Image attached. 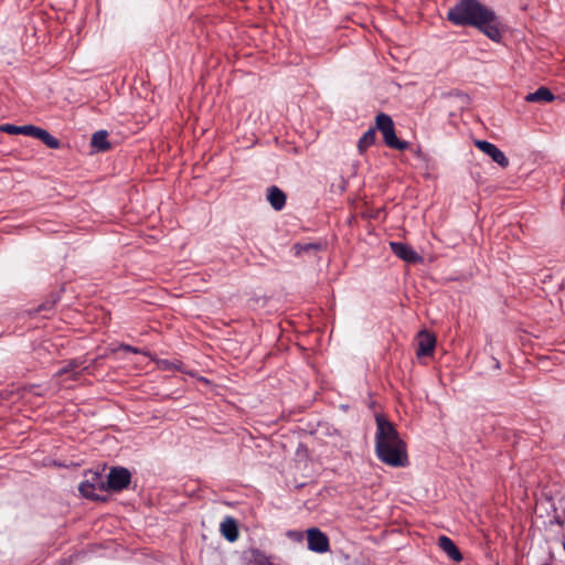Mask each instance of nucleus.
<instances>
[{
    "mask_svg": "<svg viewBox=\"0 0 565 565\" xmlns=\"http://www.w3.org/2000/svg\"><path fill=\"white\" fill-rule=\"evenodd\" d=\"M447 19L458 26H473L494 42L501 41L502 23L499 17L478 0H459L449 9Z\"/></svg>",
    "mask_w": 565,
    "mask_h": 565,
    "instance_id": "1",
    "label": "nucleus"
},
{
    "mask_svg": "<svg viewBox=\"0 0 565 565\" xmlns=\"http://www.w3.org/2000/svg\"><path fill=\"white\" fill-rule=\"evenodd\" d=\"M375 454L380 461L394 468L408 466L407 446L395 426L383 414H375Z\"/></svg>",
    "mask_w": 565,
    "mask_h": 565,
    "instance_id": "2",
    "label": "nucleus"
},
{
    "mask_svg": "<svg viewBox=\"0 0 565 565\" xmlns=\"http://www.w3.org/2000/svg\"><path fill=\"white\" fill-rule=\"evenodd\" d=\"M105 483L99 472L88 471L85 475V480L79 483L78 491L86 499L106 501V497L100 494L107 492Z\"/></svg>",
    "mask_w": 565,
    "mask_h": 565,
    "instance_id": "3",
    "label": "nucleus"
},
{
    "mask_svg": "<svg viewBox=\"0 0 565 565\" xmlns=\"http://www.w3.org/2000/svg\"><path fill=\"white\" fill-rule=\"evenodd\" d=\"M375 129L382 132L384 142L387 147L397 150H405L408 148L407 141L399 140L397 138L393 119L388 115L380 113L375 118Z\"/></svg>",
    "mask_w": 565,
    "mask_h": 565,
    "instance_id": "4",
    "label": "nucleus"
},
{
    "mask_svg": "<svg viewBox=\"0 0 565 565\" xmlns=\"http://www.w3.org/2000/svg\"><path fill=\"white\" fill-rule=\"evenodd\" d=\"M106 355L114 356L115 359H127L130 363L137 366L142 365L146 361L153 360V356L149 352L141 351L127 344L108 348Z\"/></svg>",
    "mask_w": 565,
    "mask_h": 565,
    "instance_id": "5",
    "label": "nucleus"
},
{
    "mask_svg": "<svg viewBox=\"0 0 565 565\" xmlns=\"http://www.w3.org/2000/svg\"><path fill=\"white\" fill-rule=\"evenodd\" d=\"M130 481L131 475L128 469L115 467L110 469L107 480L105 481V487L108 492H120L128 488Z\"/></svg>",
    "mask_w": 565,
    "mask_h": 565,
    "instance_id": "6",
    "label": "nucleus"
},
{
    "mask_svg": "<svg viewBox=\"0 0 565 565\" xmlns=\"http://www.w3.org/2000/svg\"><path fill=\"white\" fill-rule=\"evenodd\" d=\"M308 548L315 553H326L330 548L328 536L318 527H311L307 531Z\"/></svg>",
    "mask_w": 565,
    "mask_h": 565,
    "instance_id": "7",
    "label": "nucleus"
},
{
    "mask_svg": "<svg viewBox=\"0 0 565 565\" xmlns=\"http://www.w3.org/2000/svg\"><path fill=\"white\" fill-rule=\"evenodd\" d=\"M475 145L479 150L489 156L501 168H507L509 166L508 158L494 143H491L487 140H476Z\"/></svg>",
    "mask_w": 565,
    "mask_h": 565,
    "instance_id": "8",
    "label": "nucleus"
},
{
    "mask_svg": "<svg viewBox=\"0 0 565 565\" xmlns=\"http://www.w3.org/2000/svg\"><path fill=\"white\" fill-rule=\"evenodd\" d=\"M390 247L392 252L404 262L417 264L423 260L422 256L405 243L391 242Z\"/></svg>",
    "mask_w": 565,
    "mask_h": 565,
    "instance_id": "9",
    "label": "nucleus"
},
{
    "mask_svg": "<svg viewBox=\"0 0 565 565\" xmlns=\"http://www.w3.org/2000/svg\"><path fill=\"white\" fill-rule=\"evenodd\" d=\"M436 345V339L435 337L427 332V331H420L418 334V348H417V356H428L430 355Z\"/></svg>",
    "mask_w": 565,
    "mask_h": 565,
    "instance_id": "10",
    "label": "nucleus"
},
{
    "mask_svg": "<svg viewBox=\"0 0 565 565\" xmlns=\"http://www.w3.org/2000/svg\"><path fill=\"white\" fill-rule=\"evenodd\" d=\"M220 531L228 542H235L239 536L237 521L232 516H226L221 522Z\"/></svg>",
    "mask_w": 565,
    "mask_h": 565,
    "instance_id": "11",
    "label": "nucleus"
},
{
    "mask_svg": "<svg viewBox=\"0 0 565 565\" xmlns=\"http://www.w3.org/2000/svg\"><path fill=\"white\" fill-rule=\"evenodd\" d=\"M438 546L455 562H460L462 559V555L454 541L448 536L441 535L438 539Z\"/></svg>",
    "mask_w": 565,
    "mask_h": 565,
    "instance_id": "12",
    "label": "nucleus"
},
{
    "mask_svg": "<svg viewBox=\"0 0 565 565\" xmlns=\"http://www.w3.org/2000/svg\"><path fill=\"white\" fill-rule=\"evenodd\" d=\"M246 565H273L270 557L263 551L250 548L245 552Z\"/></svg>",
    "mask_w": 565,
    "mask_h": 565,
    "instance_id": "13",
    "label": "nucleus"
},
{
    "mask_svg": "<svg viewBox=\"0 0 565 565\" xmlns=\"http://www.w3.org/2000/svg\"><path fill=\"white\" fill-rule=\"evenodd\" d=\"M555 99L554 94L547 87H540L533 93H529L525 96V100L529 103H550Z\"/></svg>",
    "mask_w": 565,
    "mask_h": 565,
    "instance_id": "14",
    "label": "nucleus"
},
{
    "mask_svg": "<svg viewBox=\"0 0 565 565\" xmlns=\"http://www.w3.org/2000/svg\"><path fill=\"white\" fill-rule=\"evenodd\" d=\"M321 248V243H297L291 247V253L295 256H301L303 254L313 255Z\"/></svg>",
    "mask_w": 565,
    "mask_h": 565,
    "instance_id": "15",
    "label": "nucleus"
},
{
    "mask_svg": "<svg viewBox=\"0 0 565 565\" xmlns=\"http://www.w3.org/2000/svg\"><path fill=\"white\" fill-rule=\"evenodd\" d=\"M266 199L275 210L279 211L282 209V191L278 186H269L266 190Z\"/></svg>",
    "mask_w": 565,
    "mask_h": 565,
    "instance_id": "16",
    "label": "nucleus"
},
{
    "mask_svg": "<svg viewBox=\"0 0 565 565\" xmlns=\"http://www.w3.org/2000/svg\"><path fill=\"white\" fill-rule=\"evenodd\" d=\"M32 136L42 140L51 149H56L60 146V142L55 137H53L46 130L41 129L39 127L34 128Z\"/></svg>",
    "mask_w": 565,
    "mask_h": 565,
    "instance_id": "17",
    "label": "nucleus"
},
{
    "mask_svg": "<svg viewBox=\"0 0 565 565\" xmlns=\"http://www.w3.org/2000/svg\"><path fill=\"white\" fill-rule=\"evenodd\" d=\"M90 145L98 151L108 150L110 148V145L107 141V132L105 130H99L95 132L92 137Z\"/></svg>",
    "mask_w": 565,
    "mask_h": 565,
    "instance_id": "18",
    "label": "nucleus"
},
{
    "mask_svg": "<svg viewBox=\"0 0 565 565\" xmlns=\"http://www.w3.org/2000/svg\"><path fill=\"white\" fill-rule=\"evenodd\" d=\"M34 128H35V126H32V125L14 126V125L6 124V125L1 126V130L4 132L12 134V135L21 134V135H25V136H32Z\"/></svg>",
    "mask_w": 565,
    "mask_h": 565,
    "instance_id": "19",
    "label": "nucleus"
},
{
    "mask_svg": "<svg viewBox=\"0 0 565 565\" xmlns=\"http://www.w3.org/2000/svg\"><path fill=\"white\" fill-rule=\"evenodd\" d=\"M375 139H376V129L375 128H370L359 139L358 148H359L360 152L365 151L369 147L374 145Z\"/></svg>",
    "mask_w": 565,
    "mask_h": 565,
    "instance_id": "20",
    "label": "nucleus"
},
{
    "mask_svg": "<svg viewBox=\"0 0 565 565\" xmlns=\"http://www.w3.org/2000/svg\"><path fill=\"white\" fill-rule=\"evenodd\" d=\"M156 362V364L158 365L159 369H162V370H169V369H177L179 367L178 363L177 362H173V361H169V360H156L153 358V360Z\"/></svg>",
    "mask_w": 565,
    "mask_h": 565,
    "instance_id": "21",
    "label": "nucleus"
},
{
    "mask_svg": "<svg viewBox=\"0 0 565 565\" xmlns=\"http://www.w3.org/2000/svg\"><path fill=\"white\" fill-rule=\"evenodd\" d=\"M286 535L295 541V542H302L303 541V532L301 531H288Z\"/></svg>",
    "mask_w": 565,
    "mask_h": 565,
    "instance_id": "22",
    "label": "nucleus"
},
{
    "mask_svg": "<svg viewBox=\"0 0 565 565\" xmlns=\"http://www.w3.org/2000/svg\"><path fill=\"white\" fill-rule=\"evenodd\" d=\"M67 372H68V371H67L66 369H63V370H61V371L58 372V375L65 374V373H67Z\"/></svg>",
    "mask_w": 565,
    "mask_h": 565,
    "instance_id": "23",
    "label": "nucleus"
},
{
    "mask_svg": "<svg viewBox=\"0 0 565 565\" xmlns=\"http://www.w3.org/2000/svg\"><path fill=\"white\" fill-rule=\"evenodd\" d=\"M494 366H495V367H499V366H500L499 361L494 360Z\"/></svg>",
    "mask_w": 565,
    "mask_h": 565,
    "instance_id": "24",
    "label": "nucleus"
}]
</instances>
